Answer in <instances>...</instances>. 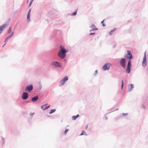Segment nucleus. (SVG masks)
I'll use <instances>...</instances> for the list:
<instances>
[{
	"instance_id": "obj_1",
	"label": "nucleus",
	"mask_w": 148,
	"mask_h": 148,
	"mask_svg": "<svg viewBox=\"0 0 148 148\" xmlns=\"http://www.w3.org/2000/svg\"><path fill=\"white\" fill-rule=\"evenodd\" d=\"M127 53L125 55L124 58H121L120 61V63L121 66L124 69H125L126 61L127 60H131L133 58V56L130 51L127 50Z\"/></svg>"
},
{
	"instance_id": "obj_2",
	"label": "nucleus",
	"mask_w": 148,
	"mask_h": 148,
	"mask_svg": "<svg viewBox=\"0 0 148 148\" xmlns=\"http://www.w3.org/2000/svg\"><path fill=\"white\" fill-rule=\"evenodd\" d=\"M60 49L59 50L58 55L61 59H63L66 57V53L69 51V50L66 49L62 45H60Z\"/></svg>"
},
{
	"instance_id": "obj_3",
	"label": "nucleus",
	"mask_w": 148,
	"mask_h": 148,
	"mask_svg": "<svg viewBox=\"0 0 148 148\" xmlns=\"http://www.w3.org/2000/svg\"><path fill=\"white\" fill-rule=\"evenodd\" d=\"M38 96L37 95H36L33 97L31 100L26 101H24L23 102H22L20 100L19 101H20L21 103H28L30 102L31 101H32L34 102L36 101L38 99Z\"/></svg>"
},
{
	"instance_id": "obj_4",
	"label": "nucleus",
	"mask_w": 148,
	"mask_h": 148,
	"mask_svg": "<svg viewBox=\"0 0 148 148\" xmlns=\"http://www.w3.org/2000/svg\"><path fill=\"white\" fill-rule=\"evenodd\" d=\"M112 66V64L110 63H106L103 66L102 69L103 71H108L110 69V66Z\"/></svg>"
},
{
	"instance_id": "obj_5",
	"label": "nucleus",
	"mask_w": 148,
	"mask_h": 148,
	"mask_svg": "<svg viewBox=\"0 0 148 148\" xmlns=\"http://www.w3.org/2000/svg\"><path fill=\"white\" fill-rule=\"evenodd\" d=\"M50 64L51 66H54L56 68H60L62 67V65L60 63L56 61L52 62Z\"/></svg>"
},
{
	"instance_id": "obj_6",
	"label": "nucleus",
	"mask_w": 148,
	"mask_h": 148,
	"mask_svg": "<svg viewBox=\"0 0 148 148\" xmlns=\"http://www.w3.org/2000/svg\"><path fill=\"white\" fill-rule=\"evenodd\" d=\"M62 33L61 31L60 30H54L53 35V38H54L55 37H58V36H61L62 34Z\"/></svg>"
},
{
	"instance_id": "obj_7",
	"label": "nucleus",
	"mask_w": 148,
	"mask_h": 148,
	"mask_svg": "<svg viewBox=\"0 0 148 148\" xmlns=\"http://www.w3.org/2000/svg\"><path fill=\"white\" fill-rule=\"evenodd\" d=\"M69 79V77L68 76H66L64 77L63 79H62L60 82V86L64 85L65 82L68 80Z\"/></svg>"
},
{
	"instance_id": "obj_8",
	"label": "nucleus",
	"mask_w": 148,
	"mask_h": 148,
	"mask_svg": "<svg viewBox=\"0 0 148 148\" xmlns=\"http://www.w3.org/2000/svg\"><path fill=\"white\" fill-rule=\"evenodd\" d=\"M147 64L146 51L144 53V57L142 62V65L143 67H145Z\"/></svg>"
},
{
	"instance_id": "obj_9",
	"label": "nucleus",
	"mask_w": 148,
	"mask_h": 148,
	"mask_svg": "<svg viewBox=\"0 0 148 148\" xmlns=\"http://www.w3.org/2000/svg\"><path fill=\"white\" fill-rule=\"evenodd\" d=\"M29 97L28 93L26 92H23L21 95L22 99L24 100L27 99Z\"/></svg>"
},
{
	"instance_id": "obj_10",
	"label": "nucleus",
	"mask_w": 148,
	"mask_h": 148,
	"mask_svg": "<svg viewBox=\"0 0 148 148\" xmlns=\"http://www.w3.org/2000/svg\"><path fill=\"white\" fill-rule=\"evenodd\" d=\"M33 86L32 84H30L27 86L25 88V90L27 92H30L33 89Z\"/></svg>"
},
{
	"instance_id": "obj_11",
	"label": "nucleus",
	"mask_w": 148,
	"mask_h": 148,
	"mask_svg": "<svg viewBox=\"0 0 148 148\" xmlns=\"http://www.w3.org/2000/svg\"><path fill=\"white\" fill-rule=\"evenodd\" d=\"M8 25V24L5 23L0 26V34L2 33L3 30L6 28Z\"/></svg>"
},
{
	"instance_id": "obj_12",
	"label": "nucleus",
	"mask_w": 148,
	"mask_h": 148,
	"mask_svg": "<svg viewBox=\"0 0 148 148\" xmlns=\"http://www.w3.org/2000/svg\"><path fill=\"white\" fill-rule=\"evenodd\" d=\"M14 32L13 31L12 33L9 35L4 40V42L5 43L7 42L8 40L11 38L14 35Z\"/></svg>"
},
{
	"instance_id": "obj_13",
	"label": "nucleus",
	"mask_w": 148,
	"mask_h": 148,
	"mask_svg": "<svg viewBox=\"0 0 148 148\" xmlns=\"http://www.w3.org/2000/svg\"><path fill=\"white\" fill-rule=\"evenodd\" d=\"M90 27L92 28V30H94V31L98 30V28H97L95 25L94 24H92L91 26H90Z\"/></svg>"
},
{
	"instance_id": "obj_14",
	"label": "nucleus",
	"mask_w": 148,
	"mask_h": 148,
	"mask_svg": "<svg viewBox=\"0 0 148 148\" xmlns=\"http://www.w3.org/2000/svg\"><path fill=\"white\" fill-rule=\"evenodd\" d=\"M134 88V85L133 84H131L128 86V92H130Z\"/></svg>"
},
{
	"instance_id": "obj_15",
	"label": "nucleus",
	"mask_w": 148,
	"mask_h": 148,
	"mask_svg": "<svg viewBox=\"0 0 148 148\" xmlns=\"http://www.w3.org/2000/svg\"><path fill=\"white\" fill-rule=\"evenodd\" d=\"M77 9L75 11L72 13L71 14L68 13L67 14V16H75L77 14Z\"/></svg>"
},
{
	"instance_id": "obj_16",
	"label": "nucleus",
	"mask_w": 148,
	"mask_h": 148,
	"mask_svg": "<svg viewBox=\"0 0 148 148\" xmlns=\"http://www.w3.org/2000/svg\"><path fill=\"white\" fill-rule=\"evenodd\" d=\"M125 71L126 73L128 74L130 73L131 71V70L132 68L126 66V67L125 68Z\"/></svg>"
},
{
	"instance_id": "obj_17",
	"label": "nucleus",
	"mask_w": 148,
	"mask_h": 148,
	"mask_svg": "<svg viewBox=\"0 0 148 148\" xmlns=\"http://www.w3.org/2000/svg\"><path fill=\"white\" fill-rule=\"evenodd\" d=\"M127 66L130 67V68H132V64L131 60H128Z\"/></svg>"
},
{
	"instance_id": "obj_18",
	"label": "nucleus",
	"mask_w": 148,
	"mask_h": 148,
	"mask_svg": "<svg viewBox=\"0 0 148 148\" xmlns=\"http://www.w3.org/2000/svg\"><path fill=\"white\" fill-rule=\"evenodd\" d=\"M79 116V114H77L75 116H72V119L73 121L75 120Z\"/></svg>"
},
{
	"instance_id": "obj_19",
	"label": "nucleus",
	"mask_w": 148,
	"mask_h": 148,
	"mask_svg": "<svg viewBox=\"0 0 148 148\" xmlns=\"http://www.w3.org/2000/svg\"><path fill=\"white\" fill-rule=\"evenodd\" d=\"M116 29L115 28H114V29L112 30L109 32V34L110 35H111L112 34V33L113 32H114L116 30Z\"/></svg>"
},
{
	"instance_id": "obj_20",
	"label": "nucleus",
	"mask_w": 148,
	"mask_h": 148,
	"mask_svg": "<svg viewBox=\"0 0 148 148\" xmlns=\"http://www.w3.org/2000/svg\"><path fill=\"white\" fill-rule=\"evenodd\" d=\"M50 106V105H49L47 106H45L43 107V108H42V106H41V109H42L43 110H46L48 108H49Z\"/></svg>"
},
{
	"instance_id": "obj_21",
	"label": "nucleus",
	"mask_w": 148,
	"mask_h": 148,
	"mask_svg": "<svg viewBox=\"0 0 148 148\" xmlns=\"http://www.w3.org/2000/svg\"><path fill=\"white\" fill-rule=\"evenodd\" d=\"M30 21V14H27V21L28 23Z\"/></svg>"
},
{
	"instance_id": "obj_22",
	"label": "nucleus",
	"mask_w": 148,
	"mask_h": 148,
	"mask_svg": "<svg viewBox=\"0 0 148 148\" xmlns=\"http://www.w3.org/2000/svg\"><path fill=\"white\" fill-rule=\"evenodd\" d=\"M56 111V109H52L50 110L49 113V114H51L54 113Z\"/></svg>"
},
{
	"instance_id": "obj_23",
	"label": "nucleus",
	"mask_w": 148,
	"mask_h": 148,
	"mask_svg": "<svg viewBox=\"0 0 148 148\" xmlns=\"http://www.w3.org/2000/svg\"><path fill=\"white\" fill-rule=\"evenodd\" d=\"M83 135H85L86 136L87 135V134L86 133V132L84 130L82 131L81 133L80 134V136H82Z\"/></svg>"
},
{
	"instance_id": "obj_24",
	"label": "nucleus",
	"mask_w": 148,
	"mask_h": 148,
	"mask_svg": "<svg viewBox=\"0 0 148 148\" xmlns=\"http://www.w3.org/2000/svg\"><path fill=\"white\" fill-rule=\"evenodd\" d=\"M38 83L39 84V87L38 88V90H39L42 88V85L41 84L40 82H39Z\"/></svg>"
},
{
	"instance_id": "obj_25",
	"label": "nucleus",
	"mask_w": 148,
	"mask_h": 148,
	"mask_svg": "<svg viewBox=\"0 0 148 148\" xmlns=\"http://www.w3.org/2000/svg\"><path fill=\"white\" fill-rule=\"evenodd\" d=\"M8 34H10L12 32V27H9V28L8 29Z\"/></svg>"
},
{
	"instance_id": "obj_26",
	"label": "nucleus",
	"mask_w": 148,
	"mask_h": 148,
	"mask_svg": "<svg viewBox=\"0 0 148 148\" xmlns=\"http://www.w3.org/2000/svg\"><path fill=\"white\" fill-rule=\"evenodd\" d=\"M104 19L102 21L101 23L102 24V26L103 27H105L106 26V24L104 23Z\"/></svg>"
},
{
	"instance_id": "obj_27",
	"label": "nucleus",
	"mask_w": 148,
	"mask_h": 148,
	"mask_svg": "<svg viewBox=\"0 0 148 148\" xmlns=\"http://www.w3.org/2000/svg\"><path fill=\"white\" fill-rule=\"evenodd\" d=\"M52 14H53L52 13V12L51 11H49L47 15L48 16L50 17Z\"/></svg>"
},
{
	"instance_id": "obj_28",
	"label": "nucleus",
	"mask_w": 148,
	"mask_h": 148,
	"mask_svg": "<svg viewBox=\"0 0 148 148\" xmlns=\"http://www.w3.org/2000/svg\"><path fill=\"white\" fill-rule=\"evenodd\" d=\"M124 86L123 80L122 79L121 81V89H123Z\"/></svg>"
},
{
	"instance_id": "obj_29",
	"label": "nucleus",
	"mask_w": 148,
	"mask_h": 148,
	"mask_svg": "<svg viewBox=\"0 0 148 148\" xmlns=\"http://www.w3.org/2000/svg\"><path fill=\"white\" fill-rule=\"evenodd\" d=\"M34 0H30V1L29 2V5L28 8H29L31 5H32L33 2L34 1Z\"/></svg>"
},
{
	"instance_id": "obj_30",
	"label": "nucleus",
	"mask_w": 148,
	"mask_h": 148,
	"mask_svg": "<svg viewBox=\"0 0 148 148\" xmlns=\"http://www.w3.org/2000/svg\"><path fill=\"white\" fill-rule=\"evenodd\" d=\"M141 107L142 108H144V109H145V104L144 103H142L141 106Z\"/></svg>"
},
{
	"instance_id": "obj_31",
	"label": "nucleus",
	"mask_w": 148,
	"mask_h": 148,
	"mask_svg": "<svg viewBox=\"0 0 148 148\" xmlns=\"http://www.w3.org/2000/svg\"><path fill=\"white\" fill-rule=\"evenodd\" d=\"M69 130V129H66L64 132V134L65 135H66L67 133L68 132Z\"/></svg>"
},
{
	"instance_id": "obj_32",
	"label": "nucleus",
	"mask_w": 148,
	"mask_h": 148,
	"mask_svg": "<svg viewBox=\"0 0 148 148\" xmlns=\"http://www.w3.org/2000/svg\"><path fill=\"white\" fill-rule=\"evenodd\" d=\"M119 110V109H118V108L116 109L115 110H113V111H110V112H108V113H106V115L108 114H109V113H111V112H114V111H116V110Z\"/></svg>"
},
{
	"instance_id": "obj_33",
	"label": "nucleus",
	"mask_w": 148,
	"mask_h": 148,
	"mask_svg": "<svg viewBox=\"0 0 148 148\" xmlns=\"http://www.w3.org/2000/svg\"><path fill=\"white\" fill-rule=\"evenodd\" d=\"M98 73V70H96L95 71L94 73V74L93 75L94 76H96V75Z\"/></svg>"
},
{
	"instance_id": "obj_34",
	"label": "nucleus",
	"mask_w": 148,
	"mask_h": 148,
	"mask_svg": "<svg viewBox=\"0 0 148 148\" xmlns=\"http://www.w3.org/2000/svg\"><path fill=\"white\" fill-rule=\"evenodd\" d=\"M128 114L127 113H123L122 114V115L123 116H126Z\"/></svg>"
},
{
	"instance_id": "obj_35",
	"label": "nucleus",
	"mask_w": 148,
	"mask_h": 148,
	"mask_svg": "<svg viewBox=\"0 0 148 148\" xmlns=\"http://www.w3.org/2000/svg\"><path fill=\"white\" fill-rule=\"evenodd\" d=\"M95 34V32H94V33L91 32L89 33V35L91 36V35H93Z\"/></svg>"
},
{
	"instance_id": "obj_36",
	"label": "nucleus",
	"mask_w": 148,
	"mask_h": 148,
	"mask_svg": "<svg viewBox=\"0 0 148 148\" xmlns=\"http://www.w3.org/2000/svg\"><path fill=\"white\" fill-rule=\"evenodd\" d=\"M31 11V9H29L28 11V12L27 14H30V12Z\"/></svg>"
},
{
	"instance_id": "obj_37",
	"label": "nucleus",
	"mask_w": 148,
	"mask_h": 148,
	"mask_svg": "<svg viewBox=\"0 0 148 148\" xmlns=\"http://www.w3.org/2000/svg\"><path fill=\"white\" fill-rule=\"evenodd\" d=\"M34 114H35V113L34 112H33V113L31 112L29 114V115L30 116H33Z\"/></svg>"
},
{
	"instance_id": "obj_38",
	"label": "nucleus",
	"mask_w": 148,
	"mask_h": 148,
	"mask_svg": "<svg viewBox=\"0 0 148 148\" xmlns=\"http://www.w3.org/2000/svg\"><path fill=\"white\" fill-rule=\"evenodd\" d=\"M47 103H46L44 105H42V108H43V107H44L45 106H47Z\"/></svg>"
},
{
	"instance_id": "obj_39",
	"label": "nucleus",
	"mask_w": 148,
	"mask_h": 148,
	"mask_svg": "<svg viewBox=\"0 0 148 148\" xmlns=\"http://www.w3.org/2000/svg\"><path fill=\"white\" fill-rule=\"evenodd\" d=\"M2 140H3V144L4 143V138H3V137H2Z\"/></svg>"
},
{
	"instance_id": "obj_40",
	"label": "nucleus",
	"mask_w": 148,
	"mask_h": 148,
	"mask_svg": "<svg viewBox=\"0 0 148 148\" xmlns=\"http://www.w3.org/2000/svg\"><path fill=\"white\" fill-rule=\"evenodd\" d=\"M88 127V125H87L86 126V127H85V129L86 130L87 129Z\"/></svg>"
},
{
	"instance_id": "obj_41",
	"label": "nucleus",
	"mask_w": 148,
	"mask_h": 148,
	"mask_svg": "<svg viewBox=\"0 0 148 148\" xmlns=\"http://www.w3.org/2000/svg\"><path fill=\"white\" fill-rule=\"evenodd\" d=\"M106 114H105V119L107 120L108 118L106 116Z\"/></svg>"
},
{
	"instance_id": "obj_42",
	"label": "nucleus",
	"mask_w": 148,
	"mask_h": 148,
	"mask_svg": "<svg viewBox=\"0 0 148 148\" xmlns=\"http://www.w3.org/2000/svg\"><path fill=\"white\" fill-rule=\"evenodd\" d=\"M119 119V117H116L115 118V119L116 120L118 119Z\"/></svg>"
},
{
	"instance_id": "obj_43",
	"label": "nucleus",
	"mask_w": 148,
	"mask_h": 148,
	"mask_svg": "<svg viewBox=\"0 0 148 148\" xmlns=\"http://www.w3.org/2000/svg\"><path fill=\"white\" fill-rule=\"evenodd\" d=\"M18 10H16L14 12V13H16L17 12V11H18Z\"/></svg>"
},
{
	"instance_id": "obj_44",
	"label": "nucleus",
	"mask_w": 148,
	"mask_h": 148,
	"mask_svg": "<svg viewBox=\"0 0 148 148\" xmlns=\"http://www.w3.org/2000/svg\"><path fill=\"white\" fill-rule=\"evenodd\" d=\"M29 0H27V3H28L29 2Z\"/></svg>"
},
{
	"instance_id": "obj_45",
	"label": "nucleus",
	"mask_w": 148,
	"mask_h": 148,
	"mask_svg": "<svg viewBox=\"0 0 148 148\" xmlns=\"http://www.w3.org/2000/svg\"><path fill=\"white\" fill-rule=\"evenodd\" d=\"M93 31H94V30H92V29H90V32H91Z\"/></svg>"
},
{
	"instance_id": "obj_46",
	"label": "nucleus",
	"mask_w": 148,
	"mask_h": 148,
	"mask_svg": "<svg viewBox=\"0 0 148 148\" xmlns=\"http://www.w3.org/2000/svg\"><path fill=\"white\" fill-rule=\"evenodd\" d=\"M16 103L18 104V105H19V104L18 103V101H17V102H16Z\"/></svg>"
},
{
	"instance_id": "obj_47",
	"label": "nucleus",
	"mask_w": 148,
	"mask_h": 148,
	"mask_svg": "<svg viewBox=\"0 0 148 148\" xmlns=\"http://www.w3.org/2000/svg\"><path fill=\"white\" fill-rule=\"evenodd\" d=\"M130 21H131L130 20H129L127 21V23H128L130 22Z\"/></svg>"
},
{
	"instance_id": "obj_48",
	"label": "nucleus",
	"mask_w": 148,
	"mask_h": 148,
	"mask_svg": "<svg viewBox=\"0 0 148 148\" xmlns=\"http://www.w3.org/2000/svg\"><path fill=\"white\" fill-rule=\"evenodd\" d=\"M6 44V43H5L4 44V45L2 46V47H3Z\"/></svg>"
},
{
	"instance_id": "obj_49",
	"label": "nucleus",
	"mask_w": 148,
	"mask_h": 148,
	"mask_svg": "<svg viewBox=\"0 0 148 148\" xmlns=\"http://www.w3.org/2000/svg\"><path fill=\"white\" fill-rule=\"evenodd\" d=\"M116 45H114V47H113V48H114L115 47H116Z\"/></svg>"
},
{
	"instance_id": "obj_50",
	"label": "nucleus",
	"mask_w": 148,
	"mask_h": 148,
	"mask_svg": "<svg viewBox=\"0 0 148 148\" xmlns=\"http://www.w3.org/2000/svg\"><path fill=\"white\" fill-rule=\"evenodd\" d=\"M64 61L65 62L66 61V59H64Z\"/></svg>"
},
{
	"instance_id": "obj_51",
	"label": "nucleus",
	"mask_w": 148,
	"mask_h": 148,
	"mask_svg": "<svg viewBox=\"0 0 148 148\" xmlns=\"http://www.w3.org/2000/svg\"><path fill=\"white\" fill-rule=\"evenodd\" d=\"M18 23H17L16 24V25H17V24H18Z\"/></svg>"
},
{
	"instance_id": "obj_52",
	"label": "nucleus",
	"mask_w": 148,
	"mask_h": 148,
	"mask_svg": "<svg viewBox=\"0 0 148 148\" xmlns=\"http://www.w3.org/2000/svg\"><path fill=\"white\" fill-rule=\"evenodd\" d=\"M10 18L9 19V20H10Z\"/></svg>"
},
{
	"instance_id": "obj_53",
	"label": "nucleus",
	"mask_w": 148,
	"mask_h": 148,
	"mask_svg": "<svg viewBox=\"0 0 148 148\" xmlns=\"http://www.w3.org/2000/svg\"><path fill=\"white\" fill-rule=\"evenodd\" d=\"M147 98H148V96H147Z\"/></svg>"
},
{
	"instance_id": "obj_54",
	"label": "nucleus",
	"mask_w": 148,
	"mask_h": 148,
	"mask_svg": "<svg viewBox=\"0 0 148 148\" xmlns=\"http://www.w3.org/2000/svg\"><path fill=\"white\" fill-rule=\"evenodd\" d=\"M69 126V125H68L67 126V127H68Z\"/></svg>"
}]
</instances>
